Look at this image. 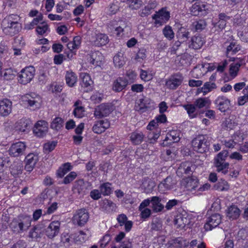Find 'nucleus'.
I'll return each mask as SVG.
<instances>
[{
	"label": "nucleus",
	"instance_id": "nucleus-59",
	"mask_svg": "<svg viewBox=\"0 0 248 248\" xmlns=\"http://www.w3.org/2000/svg\"><path fill=\"white\" fill-rule=\"evenodd\" d=\"M184 108L186 110L189 117L191 118H194L196 117V114L195 113L196 111L195 106L192 104H187L184 105Z\"/></svg>",
	"mask_w": 248,
	"mask_h": 248
},
{
	"label": "nucleus",
	"instance_id": "nucleus-31",
	"mask_svg": "<svg viewBox=\"0 0 248 248\" xmlns=\"http://www.w3.org/2000/svg\"><path fill=\"white\" fill-rule=\"evenodd\" d=\"M127 82L126 80L119 78L116 80L113 85V90L117 92L122 91L127 85Z\"/></svg>",
	"mask_w": 248,
	"mask_h": 248
},
{
	"label": "nucleus",
	"instance_id": "nucleus-56",
	"mask_svg": "<svg viewBox=\"0 0 248 248\" xmlns=\"http://www.w3.org/2000/svg\"><path fill=\"white\" fill-rule=\"evenodd\" d=\"M110 186L109 183H105L101 185L100 186L101 193L104 195H109L111 192Z\"/></svg>",
	"mask_w": 248,
	"mask_h": 248
},
{
	"label": "nucleus",
	"instance_id": "nucleus-41",
	"mask_svg": "<svg viewBox=\"0 0 248 248\" xmlns=\"http://www.w3.org/2000/svg\"><path fill=\"white\" fill-rule=\"evenodd\" d=\"M80 78L82 79L81 84L82 87L87 88L93 84V81L89 74L85 73H81Z\"/></svg>",
	"mask_w": 248,
	"mask_h": 248
},
{
	"label": "nucleus",
	"instance_id": "nucleus-51",
	"mask_svg": "<svg viewBox=\"0 0 248 248\" xmlns=\"http://www.w3.org/2000/svg\"><path fill=\"white\" fill-rule=\"evenodd\" d=\"M188 222L186 217L181 215L178 216L175 219V224L180 228H184L188 223Z\"/></svg>",
	"mask_w": 248,
	"mask_h": 248
},
{
	"label": "nucleus",
	"instance_id": "nucleus-18",
	"mask_svg": "<svg viewBox=\"0 0 248 248\" xmlns=\"http://www.w3.org/2000/svg\"><path fill=\"white\" fill-rule=\"evenodd\" d=\"M218 17L219 20L218 21V22L216 23H212L213 27L212 30V31H214L215 32H219L220 31H222L223 29H224L226 25L227 21L230 19V17L227 16L224 13L220 14L218 16Z\"/></svg>",
	"mask_w": 248,
	"mask_h": 248
},
{
	"label": "nucleus",
	"instance_id": "nucleus-64",
	"mask_svg": "<svg viewBox=\"0 0 248 248\" xmlns=\"http://www.w3.org/2000/svg\"><path fill=\"white\" fill-rule=\"evenodd\" d=\"M15 77V74L11 69H6L3 75L4 79L7 80L13 79Z\"/></svg>",
	"mask_w": 248,
	"mask_h": 248
},
{
	"label": "nucleus",
	"instance_id": "nucleus-29",
	"mask_svg": "<svg viewBox=\"0 0 248 248\" xmlns=\"http://www.w3.org/2000/svg\"><path fill=\"white\" fill-rule=\"evenodd\" d=\"M243 63V60H238L236 62L231 63L230 65L229 74L232 78H235L238 74L239 68Z\"/></svg>",
	"mask_w": 248,
	"mask_h": 248
},
{
	"label": "nucleus",
	"instance_id": "nucleus-12",
	"mask_svg": "<svg viewBox=\"0 0 248 248\" xmlns=\"http://www.w3.org/2000/svg\"><path fill=\"white\" fill-rule=\"evenodd\" d=\"M109 126V122L107 119L100 120L95 122L92 129L94 133L100 134L108 128Z\"/></svg>",
	"mask_w": 248,
	"mask_h": 248
},
{
	"label": "nucleus",
	"instance_id": "nucleus-27",
	"mask_svg": "<svg viewBox=\"0 0 248 248\" xmlns=\"http://www.w3.org/2000/svg\"><path fill=\"white\" fill-rule=\"evenodd\" d=\"M11 172L13 175H16L22 173L23 163L20 160L15 161L10 167Z\"/></svg>",
	"mask_w": 248,
	"mask_h": 248
},
{
	"label": "nucleus",
	"instance_id": "nucleus-5",
	"mask_svg": "<svg viewBox=\"0 0 248 248\" xmlns=\"http://www.w3.org/2000/svg\"><path fill=\"white\" fill-rule=\"evenodd\" d=\"M89 218V213L85 209L82 208L76 212L72 218V221L74 223L82 226L87 222Z\"/></svg>",
	"mask_w": 248,
	"mask_h": 248
},
{
	"label": "nucleus",
	"instance_id": "nucleus-49",
	"mask_svg": "<svg viewBox=\"0 0 248 248\" xmlns=\"http://www.w3.org/2000/svg\"><path fill=\"white\" fill-rule=\"evenodd\" d=\"M214 186L216 189L219 191L227 190L229 188L228 182L225 180L222 179H221Z\"/></svg>",
	"mask_w": 248,
	"mask_h": 248
},
{
	"label": "nucleus",
	"instance_id": "nucleus-1",
	"mask_svg": "<svg viewBox=\"0 0 248 248\" xmlns=\"http://www.w3.org/2000/svg\"><path fill=\"white\" fill-rule=\"evenodd\" d=\"M31 218L29 216L20 215L15 217L10 223L9 228L16 234L27 232L31 226Z\"/></svg>",
	"mask_w": 248,
	"mask_h": 248
},
{
	"label": "nucleus",
	"instance_id": "nucleus-39",
	"mask_svg": "<svg viewBox=\"0 0 248 248\" xmlns=\"http://www.w3.org/2000/svg\"><path fill=\"white\" fill-rule=\"evenodd\" d=\"M241 49L240 46L237 42L232 41L230 45L227 46L226 49V54L228 55L230 52L232 54H235Z\"/></svg>",
	"mask_w": 248,
	"mask_h": 248
},
{
	"label": "nucleus",
	"instance_id": "nucleus-54",
	"mask_svg": "<svg viewBox=\"0 0 248 248\" xmlns=\"http://www.w3.org/2000/svg\"><path fill=\"white\" fill-rule=\"evenodd\" d=\"M217 168V172H221L224 174H226L228 172V169L230 164L228 162L221 163L218 165H215Z\"/></svg>",
	"mask_w": 248,
	"mask_h": 248
},
{
	"label": "nucleus",
	"instance_id": "nucleus-19",
	"mask_svg": "<svg viewBox=\"0 0 248 248\" xmlns=\"http://www.w3.org/2000/svg\"><path fill=\"white\" fill-rule=\"evenodd\" d=\"M38 160V156L34 154H29L25 157V170L29 172L31 171Z\"/></svg>",
	"mask_w": 248,
	"mask_h": 248
},
{
	"label": "nucleus",
	"instance_id": "nucleus-60",
	"mask_svg": "<svg viewBox=\"0 0 248 248\" xmlns=\"http://www.w3.org/2000/svg\"><path fill=\"white\" fill-rule=\"evenodd\" d=\"M189 35V32L188 30L185 28L184 27H181L178 31L177 35L180 38L182 39H186L188 38Z\"/></svg>",
	"mask_w": 248,
	"mask_h": 248
},
{
	"label": "nucleus",
	"instance_id": "nucleus-20",
	"mask_svg": "<svg viewBox=\"0 0 248 248\" xmlns=\"http://www.w3.org/2000/svg\"><path fill=\"white\" fill-rule=\"evenodd\" d=\"M182 184L186 189L190 191L195 190L199 186V180L194 177H186L183 179L182 181Z\"/></svg>",
	"mask_w": 248,
	"mask_h": 248
},
{
	"label": "nucleus",
	"instance_id": "nucleus-9",
	"mask_svg": "<svg viewBox=\"0 0 248 248\" xmlns=\"http://www.w3.org/2000/svg\"><path fill=\"white\" fill-rule=\"evenodd\" d=\"M170 17V13L163 8L153 16V18L155 19V24L156 26L162 25L168 21Z\"/></svg>",
	"mask_w": 248,
	"mask_h": 248
},
{
	"label": "nucleus",
	"instance_id": "nucleus-61",
	"mask_svg": "<svg viewBox=\"0 0 248 248\" xmlns=\"http://www.w3.org/2000/svg\"><path fill=\"white\" fill-rule=\"evenodd\" d=\"M146 57V50L144 48H140L136 54L135 60L141 62Z\"/></svg>",
	"mask_w": 248,
	"mask_h": 248
},
{
	"label": "nucleus",
	"instance_id": "nucleus-22",
	"mask_svg": "<svg viewBox=\"0 0 248 248\" xmlns=\"http://www.w3.org/2000/svg\"><path fill=\"white\" fill-rule=\"evenodd\" d=\"M207 6L202 3L196 2L192 5L190 9V13L194 16L200 15L203 16L206 14Z\"/></svg>",
	"mask_w": 248,
	"mask_h": 248
},
{
	"label": "nucleus",
	"instance_id": "nucleus-14",
	"mask_svg": "<svg viewBox=\"0 0 248 248\" xmlns=\"http://www.w3.org/2000/svg\"><path fill=\"white\" fill-rule=\"evenodd\" d=\"M127 27V23L125 21L120 20L118 22L113 21L109 26L110 31L119 36L123 32L126 27Z\"/></svg>",
	"mask_w": 248,
	"mask_h": 248
},
{
	"label": "nucleus",
	"instance_id": "nucleus-13",
	"mask_svg": "<svg viewBox=\"0 0 248 248\" xmlns=\"http://www.w3.org/2000/svg\"><path fill=\"white\" fill-rule=\"evenodd\" d=\"M90 185L88 183H85L83 180L80 179L76 181L73 186V191L74 193L81 196L87 192L88 187Z\"/></svg>",
	"mask_w": 248,
	"mask_h": 248
},
{
	"label": "nucleus",
	"instance_id": "nucleus-38",
	"mask_svg": "<svg viewBox=\"0 0 248 248\" xmlns=\"http://www.w3.org/2000/svg\"><path fill=\"white\" fill-rule=\"evenodd\" d=\"M148 101V99L146 98L140 99L136 103V110L139 111L143 112L148 107L147 102Z\"/></svg>",
	"mask_w": 248,
	"mask_h": 248
},
{
	"label": "nucleus",
	"instance_id": "nucleus-53",
	"mask_svg": "<svg viewBox=\"0 0 248 248\" xmlns=\"http://www.w3.org/2000/svg\"><path fill=\"white\" fill-rule=\"evenodd\" d=\"M87 232L88 233L82 231H80L78 235L75 238V241L80 243H83L87 240L90 236V234L88 231H87Z\"/></svg>",
	"mask_w": 248,
	"mask_h": 248
},
{
	"label": "nucleus",
	"instance_id": "nucleus-25",
	"mask_svg": "<svg viewBox=\"0 0 248 248\" xmlns=\"http://www.w3.org/2000/svg\"><path fill=\"white\" fill-rule=\"evenodd\" d=\"M205 43V40L201 36L195 35L191 38L189 47L194 49H198L202 47Z\"/></svg>",
	"mask_w": 248,
	"mask_h": 248
},
{
	"label": "nucleus",
	"instance_id": "nucleus-24",
	"mask_svg": "<svg viewBox=\"0 0 248 248\" xmlns=\"http://www.w3.org/2000/svg\"><path fill=\"white\" fill-rule=\"evenodd\" d=\"M88 60L94 65H99L103 60V56L98 51H92L89 54Z\"/></svg>",
	"mask_w": 248,
	"mask_h": 248
},
{
	"label": "nucleus",
	"instance_id": "nucleus-62",
	"mask_svg": "<svg viewBox=\"0 0 248 248\" xmlns=\"http://www.w3.org/2000/svg\"><path fill=\"white\" fill-rule=\"evenodd\" d=\"M127 2L129 7L132 9H139L142 3L141 0H129Z\"/></svg>",
	"mask_w": 248,
	"mask_h": 248
},
{
	"label": "nucleus",
	"instance_id": "nucleus-26",
	"mask_svg": "<svg viewBox=\"0 0 248 248\" xmlns=\"http://www.w3.org/2000/svg\"><path fill=\"white\" fill-rule=\"evenodd\" d=\"M240 210L235 205H231L226 210L227 217L231 220L237 219L240 216Z\"/></svg>",
	"mask_w": 248,
	"mask_h": 248
},
{
	"label": "nucleus",
	"instance_id": "nucleus-4",
	"mask_svg": "<svg viewBox=\"0 0 248 248\" xmlns=\"http://www.w3.org/2000/svg\"><path fill=\"white\" fill-rule=\"evenodd\" d=\"M35 74V69L32 66H27L22 69L17 75L18 83L23 85H26L30 83L34 78Z\"/></svg>",
	"mask_w": 248,
	"mask_h": 248
},
{
	"label": "nucleus",
	"instance_id": "nucleus-50",
	"mask_svg": "<svg viewBox=\"0 0 248 248\" xmlns=\"http://www.w3.org/2000/svg\"><path fill=\"white\" fill-rule=\"evenodd\" d=\"M163 33L166 38L170 40L174 37V33L172 28L170 26H166L163 30Z\"/></svg>",
	"mask_w": 248,
	"mask_h": 248
},
{
	"label": "nucleus",
	"instance_id": "nucleus-16",
	"mask_svg": "<svg viewBox=\"0 0 248 248\" xmlns=\"http://www.w3.org/2000/svg\"><path fill=\"white\" fill-rule=\"evenodd\" d=\"M12 102L8 99L0 101V115L3 117L8 116L12 110Z\"/></svg>",
	"mask_w": 248,
	"mask_h": 248
},
{
	"label": "nucleus",
	"instance_id": "nucleus-48",
	"mask_svg": "<svg viewBox=\"0 0 248 248\" xmlns=\"http://www.w3.org/2000/svg\"><path fill=\"white\" fill-rule=\"evenodd\" d=\"M192 26L195 28L196 31H199L204 29L207 26V23L205 20L200 19L194 21L192 23Z\"/></svg>",
	"mask_w": 248,
	"mask_h": 248
},
{
	"label": "nucleus",
	"instance_id": "nucleus-57",
	"mask_svg": "<svg viewBox=\"0 0 248 248\" xmlns=\"http://www.w3.org/2000/svg\"><path fill=\"white\" fill-rule=\"evenodd\" d=\"M30 124L29 121L26 119H21L19 121L17 126V129L22 132H25Z\"/></svg>",
	"mask_w": 248,
	"mask_h": 248
},
{
	"label": "nucleus",
	"instance_id": "nucleus-47",
	"mask_svg": "<svg viewBox=\"0 0 248 248\" xmlns=\"http://www.w3.org/2000/svg\"><path fill=\"white\" fill-rule=\"evenodd\" d=\"M48 31V25L46 22H41L38 25L36 29L37 33L40 35H43Z\"/></svg>",
	"mask_w": 248,
	"mask_h": 248
},
{
	"label": "nucleus",
	"instance_id": "nucleus-34",
	"mask_svg": "<svg viewBox=\"0 0 248 248\" xmlns=\"http://www.w3.org/2000/svg\"><path fill=\"white\" fill-rule=\"evenodd\" d=\"M81 103L80 101L78 100L74 104L76 108L74 110L73 114L75 117L79 118H82L84 116V108L80 106Z\"/></svg>",
	"mask_w": 248,
	"mask_h": 248
},
{
	"label": "nucleus",
	"instance_id": "nucleus-44",
	"mask_svg": "<svg viewBox=\"0 0 248 248\" xmlns=\"http://www.w3.org/2000/svg\"><path fill=\"white\" fill-rule=\"evenodd\" d=\"M113 62L115 66L117 68H121L125 63L123 55L122 53H119L114 56Z\"/></svg>",
	"mask_w": 248,
	"mask_h": 248
},
{
	"label": "nucleus",
	"instance_id": "nucleus-30",
	"mask_svg": "<svg viewBox=\"0 0 248 248\" xmlns=\"http://www.w3.org/2000/svg\"><path fill=\"white\" fill-rule=\"evenodd\" d=\"M94 45L98 46H104L108 43L109 40L107 35L103 33H99L95 35L94 37Z\"/></svg>",
	"mask_w": 248,
	"mask_h": 248
},
{
	"label": "nucleus",
	"instance_id": "nucleus-45",
	"mask_svg": "<svg viewBox=\"0 0 248 248\" xmlns=\"http://www.w3.org/2000/svg\"><path fill=\"white\" fill-rule=\"evenodd\" d=\"M103 207L108 212H111L116 209V204L112 201L108 200H104L103 201Z\"/></svg>",
	"mask_w": 248,
	"mask_h": 248
},
{
	"label": "nucleus",
	"instance_id": "nucleus-21",
	"mask_svg": "<svg viewBox=\"0 0 248 248\" xmlns=\"http://www.w3.org/2000/svg\"><path fill=\"white\" fill-rule=\"evenodd\" d=\"M47 130V123L45 121H39L34 125L33 133L38 137H42L46 133Z\"/></svg>",
	"mask_w": 248,
	"mask_h": 248
},
{
	"label": "nucleus",
	"instance_id": "nucleus-63",
	"mask_svg": "<svg viewBox=\"0 0 248 248\" xmlns=\"http://www.w3.org/2000/svg\"><path fill=\"white\" fill-rule=\"evenodd\" d=\"M77 176V174L74 171L71 172L66 177H64L63 183L68 184L72 182Z\"/></svg>",
	"mask_w": 248,
	"mask_h": 248
},
{
	"label": "nucleus",
	"instance_id": "nucleus-28",
	"mask_svg": "<svg viewBox=\"0 0 248 248\" xmlns=\"http://www.w3.org/2000/svg\"><path fill=\"white\" fill-rule=\"evenodd\" d=\"M152 208L155 212L161 211L164 208V205L161 203V199L157 196L152 197L151 198Z\"/></svg>",
	"mask_w": 248,
	"mask_h": 248
},
{
	"label": "nucleus",
	"instance_id": "nucleus-3",
	"mask_svg": "<svg viewBox=\"0 0 248 248\" xmlns=\"http://www.w3.org/2000/svg\"><path fill=\"white\" fill-rule=\"evenodd\" d=\"M193 150L200 153H204L208 151L210 143L209 138L205 135H199L192 141Z\"/></svg>",
	"mask_w": 248,
	"mask_h": 248
},
{
	"label": "nucleus",
	"instance_id": "nucleus-37",
	"mask_svg": "<svg viewBox=\"0 0 248 248\" xmlns=\"http://www.w3.org/2000/svg\"><path fill=\"white\" fill-rule=\"evenodd\" d=\"M81 39L80 37L75 36L72 41L67 44V47L70 51H73L79 48L81 44Z\"/></svg>",
	"mask_w": 248,
	"mask_h": 248
},
{
	"label": "nucleus",
	"instance_id": "nucleus-40",
	"mask_svg": "<svg viewBox=\"0 0 248 248\" xmlns=\"http://www.w3.org/2000/svg\"><path fill=\"white\" fill-rule=\"evenodd\" d=\"M72 169V166L69 163H65L57 171V176L62 178L65 174Z\"/></svg>",
	"mask_w": 248,
	"mask_h": 248
},
{
	"label": "nucleus",
	"instance_id": "nucleus-6",
	"mask_svg": "<svg viewBox=\"0 0 248 248\" xmlns=\"http://www.w3.org/2000/svg\"><path fill=\"white\" fill-rule=\"evenodd\" d=\"M26 145L23 142H17L12 144L8 152L11 156L18 157L23 155L26 149Z\"/></svg>",
	"mask_w": 248,
	"mask_h": 248
},
{
	"label": "nucleus",
	"instance_id": "nucleus-35",
	"mask_svg": "<svg viewBox=\"0 0 248 248\" xmlns=\"http://www.w3.org/2000/svg\"><path fill=\"white\" fill-rule=\"evenodd\" d=\"M192 164L189 162H186L182 163L178 168L177 173H184L186 174H190L192 172L191 167Z\"/></svg>",
	"mask_w": 248,
	"mask_h": 248
},
{
	"label": "nucleus",
	"instance_id": "nucleus-15",
	"mask_svg": "<svg viewBox=\"0 0 248 248\" xmlns=\"http://www.w3.org/2000/svg\"><path fill=\"white\" fill-rule=\"evenodd\" d=\"M176 182L171 177H167L161 182L158 186L159 191L164 193L167 190H170L174 188Z\"/></svg>",
	"mask_w": 248,
	"mask_h": 248
},
{
	"label": "nucleus",
	"instance_id": "nucleus-55",
	"mask_svg": "<svg viewBox=\"0 0 248 248\" xmlns=\"http://www.w3.org/2000/svg\"><path fill=\"white\" fill-rule=\"evenodd\" d=\"M63 123V120L60 117L55 118L51 124V127L55 130H59L62 126Z\"/></svg>",
	"mask_w": 248,
	"mask_h": 248
},
{
	"label": "nucleus",
	"instance_id": "nucleus-46",
	"mask_svg": "<svg viewBox=\"0 0 248 248\" xmlns=\"http://www.w3.org/2000/svg\"><path fill=\"white\" fill-rule=\"evenodd\" d=\"M155 183L151 180H145L142 183V186L144 189L146 193H149L151 192L155 187Z\"/></svg>",
	"mask_w": 248,
	"mask_h": 248
},
{
	"label": "nucleus",
	"instance_id": "nucleus-43",
	"mask_svg": "<svg viewBox=\"0 0 248 248\" xmlns=\"http://www.w3.org/2000/svg\"><path fill=\"white\" fill-rule=\"evenodd\" d=\"M228 152L223 151L217 154L214 159V164L218 165L219 164L226 163L225 160L228 156Z\"/></svg>",
	"mask_w": 248,
	"mask_h": 248
},
{
	"label": "nucleus",
	"instance_id": "nucleus-11",
	"mask_svg": "<svg viewBox=\"0 0 248 248\" xmlns=\"http://www.w3.org/2000/svg\"><path fill=\"white\" fill-rule=\"evenodd\" d=\"M111 111L109 105L101 104L95 108L93 114L96 118L99 119L108 116Z\"/></svg>",
	"mask_w": 248,
	"mask_h": 248
},
{
	"label": "nucleus",
	"instance_id": "nucleus-23",
	"mask_svg": "<svg viewBox=\"0 0 248 248\" xmlns=\"http://www.w3.org/2000/svg\"><path fill=\"white\" fill-rule=\"evenodd\" d=\"M180 132L177 131L172 130L169 132L164 140L163 144L168 145L172 143L177 142L180 140Z\"/></svg>",
	"mask_w": 248,
	"mask_h": 248
},
{
	"label": "nucleus",
	"instance_id": "nucleus-36",
	"mask_svg": "<svg viewBox=\"0 0 248 248\" xmlns=\"http://www.w3.org/2000/svg\"><path fill=\"white\" fill-rule=\"evenodd\" d=\"M77 76L73 72H67L65 75V80L67 84L70 87H73L77 81Z\"/></svg>",
	"mask_w": 248,
	"mask_h": 248
},
{
	"label": "nucleus",
	"instance_id": "nucleus-32",
	"mask_svg": "<svg viewBox=\"0 0 248 248\" xmlns=\"http://www.w3.org/2000/svg\"><path fill=\"white\" fill-rule=\"evenodd\" d=\"M237 125L233 116H230L226 118L222 123V126L227 130H231Z\"/></svg>",
	"mask_w": 248,
	"mask_h": 248
},
{
	"label": "nucleus",
	"instance_id": "nucleus-33",
	"mask_svg": "<svg viewBox=\"0 0 248 248\" xmlns=\"http://www.w3.org/2000/svg\"><path fill=\"white\" fill-rule=\"evenodd\" d=\"M216 88L217 86L215 82H206L202 88L198 89V91L199 93H202L203 95H205Z\"/></svg>",
	"mask_w": 248,
	"mask_h": 248
},
{
	"label": "nucleus",
	"instance_id": "nucleus-10",
	"mask_svg": "<svg viewBox=\"0 0 248 248\" xmlns=\"http://www.w3.org/2000/svg\"><path fill=\"white\" fill-rule=\"evenodd\" d=\"M61 223L58 221H52L45 229V234L50 239H52L60 232Z\"/></svg>",
	"mask_w": 248,
	"mask_h": 248
},
{
	"label": "nucleus",
	"instance_id": "nucleus-8",
	"mask_svg": "<svg viewBox=\"0 0 248 248\" xmlns=\"http://www.w3.org/2000/svg\"><path fill=\"white\" fill-rule=\"evenodd\" d=\"M183 81L182 75L177 73L171 76L166 80V86L169 89L174 90L182 84Z\"/></svg>",
	"mask_w": 248,
	"mask_h": 248
},
{
	"label": "nucleus",
	"instance_id": "nucleus-58",
	"mask_svg": "<svg viewBox=\"0 0 248 248\" xmlns=\"http://www.w3.org/2000/svg\"><path fill=\"white\" fill-rule=\"evenodd\" d=\"M25 101L27 102L29 105L31 107L39 108L40 106L41 98L39 96H35L33 100H25Z\"/></svg>",
	"mask_w": 248,
	"mask_h": 248
},
{
	"label": "nucleus",
	"instance_id": "nucleus-7",
	"mask_svg": "<svg viewBox=\"0 0 248 248\" xmlns=\"http://www.w3.org/2000/svg\"><path fill=\"white\" fill-rule=\"evenodd\" d=\"M215 104L217 109L221 112H226L231 109V101L226 97L218 96L215 101Z\"/></svg>",
	"mask_w": 248,
	"mask_h": 248
},
{
	"label": "nucleus",
	"instance_id": "nucleus-42",
	"mask_svg": "<svg viewBox=\"0 0 248 248\" xmlns=\"http://www.w3.org/2000/svg\"><path fill=\"white\" fill-rule=\"evenodd\" d=\"M143 137L141 132H133L130 136V140L133 144L138 145L142 141Z\"/></svg>",
	"mask_w": 248,
	"mask_h": 248
},
{
	"label": "nucleus",
	"instance_id": "nucleus-17",
	"mask_svg": "<svg viewBox=\"0 0 248 248\" xmlns=\"http://www.w3.org/2000/svg\"><path fill=\"white\" fill-rule=\"evenodd\" d=\"M221 217L218 214H214L208 218L207 222L204 225L206 231H210L217 227L221 222Z\"/></svg>",
	"mask_w": 248,
	"mask_h": 248
},
{
	"label": "nucleus",
	"instance_id": "nucleus-2",
	"mask_svg": "<svg viewBox=\"0 0 248 248\" xmlns=\"http://www.w3.org/2000/svg\"><path fill=\"white\" fill-rule=\"evenodd\" d=\"M18 17L17 15H11L2 20L1 27L6 35L13 36L19 32L20 26L17 20Z\"/></svg>",
	"mask_w": 248,
	"mask_h": 248
},
{
	"label": "nucleus",
	"instance_id": "nucleus-52",
	"mask_svg": "<svg viewBox=\"0 0 248 248\" xmlns=\"http://www.w3.org/2000/svg\"><path fill=\"white\" fill-rule=\"evenodd\" d=\"M194 104L198 108H202L209 105V100L206 98H199L195 101Z\"/></svg>",
	"mask_w": 248,
	"mask_h": 248
}]
</instances>
